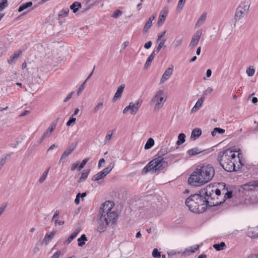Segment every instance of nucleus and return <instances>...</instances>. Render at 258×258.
I'll return each instance as SVG.
<instances>
[{"mask_svg": "<svg viewBox=\"0 0 258 258\" xmlns=\"http://www.w3.org/2000/svg\"><path fill=\"white\" fill-rule=\"evenodd\" d=\"M214 167L208 164L198 165L188 179V182L191 185L200 186L212 179L215 175Z\"/></svg>", "mask_w": 258, "mask_h": 258, "instance_id": "nucleus-1", "label": "nucleus"}, {"mask_svg": "<svg viewBox=\"0 0 258 258\" xmlns=\"http://www.w3.org/2000/svg\"><path fill=\"white\" fill-rule=\"evenodd\" d=\"M218 161L223 168L226 171L232 172L238 170L242 164L239 159L240 165H236L237 158L234 152L230 149H227L220 152L218 154Z\"/></svg>", "mask_w": 258, "mask_h": 258, "instance_id": "nucleus-2", "label": "nucleus"}, {"mask_svg": "<svg viewBox=\"0 0 258 258\" xmlns=\"http://www.w3.org/2000/svg\"><path fill=\"white\" fill-rule=\"evenodd\" d=\"M166 100V97L163 90H158L150 101V104H154V111H159L164 105Z\"/></svg>", "mask_w": 258, "mask_h": 258, "instance_id": "nucleus-3", "label": "nucleus"}, {"mask_svg": "<svg viewBox=\"0 0 258 258\" xmlns=\"http://www.w3.org/2000/svg\"><path fill=\"white\" fill-rule=\"evenodd\" d=\"M197 202L198 205H199V213L205 212L208 206H211L209 204V201H207L205 198L203 196H207V191L206 189H202L200 190L199 194H197Z\"/></svg>", "mask_w": 258, "mask_h": 258, "instance_id": "nucleus-4", "label": "nucleus"}, {"mask_svg": "<svg viewBox=\"0 0 258 258\" xmlns=\"http://www.w3.org/2000/svg\"><path fill=\"white\" fill-rule=\"evenodd\" d=\"M197 195L194 194L187 198L185 201L186 205L189 209L194 213H199V205L197 202Z\"/></svg>", "mask_w": 258, "mask_h": 258, "instance_id": "nucleus-5", "label": "nucleus"}, {"mask_svg": "<svg viewBox=\"0 0 258 258\" xmlns=\"http://www.w3.org/2000/svg\"><path fill=\"white\" fill-rule=\"evenodd\" d=\"M151 162H153L152 168H153L154 173L157 171H161L168 166L167 162L165 161L163 159H161V157H157L151 160Z\"/></svg>", "mask_w": 258, "mask_h": 258, "instance_id": "nucleus-6", "label": "nucleus"}, {"mask_svg": "<svg viewBox=\"0 0 258 258\" xmlns=\"http://www.w3.org/2000/svg\"><path fill=\"white\" fill-rule=\"evenodd\" d=\"M249 10V6L242 5L238 6L234 15V20L237 22L243 18V16L247 13Z\"/></svg>", "mask_w": 258, "mask_h": 258, "instance_id": "nucleus-7", "label": "nucleus"}, {"mask_svg": "<svg viewBox=\"0 0 258 258\" xmlns=\"http://www.w3.org/2000/svg\"><path fill=\"white\" fill-rule=\"evenodd\" d=\"M114 206V203L112 202L108 201L103 203L99 210V215H104L106 217V214L111 211Z\"/></svg>", "mask_w": 258, "mask_h": 258, "instance_id": "nucleus-8", "label": "nucleus"}, {"mask_svg": "<svg viewBox=\"0 0 258 258\" xmlns=\"http://www.w3.org/2000/svg\"><path fill=\"white\" fill-rule=\"evenodd\" d=\"M202 34V30H199L194 34L189 43V47L191 48H195L199 43L201 35Z\"/></svg>", "mask_w": 258, "mask_h": 258, "instance_id": "nucleus-9", "label": "nucleus"}, {"mask_svg": "<svg viewBox=\"0 0 258 258\" xmlns=\"http://www.w3.org/2000/svg\"><path fill=\"white\" fill-rule=\"evenodd\" d=\"M108 225H109V224L106 221V217H104V215H100L98 222V226L97 228V231L100 233L104 232L106 230V227Z\"/></svg>", "mask_w": 258, "mask_h": 258, "instance_id": "nucleus-10", "label": "nucleus"}, {"mask_svg": "<svg viewBox=\"0 0 258 258\" xmlns=\"http://www.w3.org/2000/svg\"><path fill=\"white\" fill-rule=\"evenodd\" d=\"M117 217L118 215L116 211H111L106 214V221L109 224H114L116 223Z\"/></svg>", "mask_w": 258, "mask_h": 258, "instance_id": "nucleus-11", "label": "nucleus"}, {"mask_svg": "<svg viewBox=\"0 0 258 258\" xmlns=\"http://www.w3.org/2000/svg\"><path fill=\"white\" fill-rule=\"evenodd\" d=\"M242 188L246 191H251L258 188V180H253L248 182V183L243 184Z\"/></svg>", "mask_w": 258, "mask_h": 258, "instance_id": "nucleus-12", "label": "nucleus"}, {"mask_svg": "<svg viewBox=\"0 0 258 258\" xmlns=\"http://www.w3.org/2000/svg\"><path fill=\"white\" fill-rule=\"evenodd\" d=\"M173 66L171 65L165 70L161 78L160 84L164 83L166 81L169 79L173 73Z\"/></svg>", "mask_w": 258, "mask_h": 258, "instance_id": "nucleus-13", "label": "nucleus"}, {"mask_svg": "<svg viewBox=\"0 0 258 258\" xmlns=\"http://www.w3.org/2000/svg\"><path fill=\"white\" fill-rule=\"evenodd\" d=\"M76 145L70 146L68 147L67 149L64 151L63 154L61 155L60 158L59 159V162H64L63 160L66 159L67 157H68L73 152V151L75 149Z\"/></svg>", "mask_w": 258, "mask_h": 258, "instance_id": "nucleus-14", "label": "nucleus"}, {"mask_svg": "<svg viewBox=\"0 0 258 258\" xmlns=\"http://www.w3.org/2000/svg\"><path fill=\"white\" fill-rule=\"evenodd\" d=\"M168 12V9L167 7H164L160 12L158 19V25H161L164 22Z\"/></svg>", "mask_w": 258, "mask_h": 258, "instance_id": "nucleus-15", "label": "nucleus"}, {"mask_svg": "<svg viewBox=\"0 0 258 258\" xmlns=\"http://www.w3.org/2000/svg\"><path fill=\"white\" fill-rule=\"evenodd\" d=\"M124 88H125L124 84H122L118 87V88L116 90V92H115V93L113 97V99H112L113 102H115L118 99H119L121 97L122 93L123 91Z\"/></svg>", "mask_w": 258, "mask_h": 258, "instance_id": "nucleus-16", "label": "nucleus"}, {"mask_svg": "<svg viewBox=\"0 0 258 258\" xmlns=\"http://www.w3.org/2000/svg\"><path fill=\"white\" fill-rule=\"evenodd\" d=\"M187 152L189 156H194L195 155L201 153H202L203 155H205L208 153V152L204 150H202L198 147H195L189 150Z\"/></svg>", "mask_w": 258, "mask_h": 258, "instance_id": "nucleus-17", "label": "nucleus"}, {"mask_svg": "<svg viewBox=\"0 0 258 258\" xmlns=\"http://www.w3.org/2000/svg\"><path fill=\"white\" fill-rule=\"evenodd\" d=\"M207 13L206 12H203L202 15L200 16V17L198 19L196 24V27H199L201 25H202L204 22H205L207 18Z\"/></svg>", "mask_w": 258, "mask_h": 258, "instance_id": "nucleus-18", "label": "nucleus"}, {"mask_svg": "<svg viewBox=\"0 0 258 258\" xmlns=\"http://www.w3.org/2000/svg\"><path fill=\"white\" fill-rule=\"evenodd\" d=\"M56 233V231H53L50 233H47L43 240V243L47 245L49 241L53 238Z\"/></svg>", "mask_w": 258, "mask_h": 258, "instance_id": "nucleus-19", "label": "nucleus"}, {"mask_svg": "<svg viewBox=\"0 0 258 258\" xmlns=\"http://www.w3.org/2000/svg\"><path fill=\"white\" fill-rule=\"evenodd\" d=\"M80 230H81L79 229H76V231L73 232L71 234V235L68 238V239H67L63 242V244L66 245L70 244L72 241V240L77 236L78 234L80 232Z\"/></svg>", "mask_w": 258, "mask_h": 258, "instance_id": "nucleus-20", "label": "nucleus"}, {"mask_svg": "<svg viewBox=\"0 0 258 258\" xmlns=\"http://www.w3.org/2000/svg\"><path fill=\"white\" fill-rule=\"evenodd\" d=\"M153 162H152L151 161L146 165V166L142 170V174H146L150 171H151L152 173H154L153 168H152L153 167Z\"/></svg>", "mask_w": 258, "mask_h": 258, "instance_id": "nucleus-21", "label": "nucleus"}, {"mask_svg": "<svg viewBox=\"0 0 258 258\" xmlns=\"http://www.w3.org/2000/svg\"><path fill=\"white\" fill-rule=\"evenodd\" d=\"M22 54V51L20 49L14 52V54L8 59L9 63H11L15 61Z\"/></svg>", "mask_w": 258, "mask_h": 258, "instance_id": "nucleus-22", "label": "nucleus"}, {"mask_svg": "<svg viewBox=\"0 0 258 258\" xmlns=\"http://www.w3.org/2000/svg\"><path fill=\"white\" fill-rule=\"evenodd\" d=\"M70 8L73 12L76 14L82 8V5L80 2H75L70 6Z\"/></svg>", "mask_w": 258, "mask_h": 258, "instance_id": "nucleus-23", "label": "nucleus"}, {"mask_svg": "<svg viewBox=\"0 0 258 258\" xmlns=\"http://www.w3.org/2000/svg\"><path fill=\"white\" fill-rule=\"evenodd\" d=\"M199 248V245L197 244L194 246L190 247V249L186 248L182 253V255L184 256H187L190 254V253H194L196 250H198Z\"/></svg>", "mask_w": 258, "mask_h": 258, "instance_id": "nucleus-24", "label": "nucleus"}, {"mask_svg": "<svg viewBox=\"0 0 258 258\" xmlns=\"http://www.w3.org/2000/svg\"><path fill=\"white\" fill-rule=\"evenodd\" d=\"M204 97H201L198 99L197 102H196L195 106L193 107V108L191 109V111L194 112L196 111L197 110L199 109L200 107L202 106V105L204 102Z\"/></svg>", "mask_w": 258, "mask_h": 258, "instance_id": "nucleus-25", "label": "nucleus"}, {"mask_svg": "<svg viewBox=\"0 0 258 258\" xmlns=\"http://www.w3.org/2000/svg\"><path fill=\"white\" fill-rule=\"evenodd\" d=\"M90 171V169L84 170L81 173V176L79 178L78 182H84L87 178L88 174Z\"/></svg>", "mask_w": 258, "mask_h": 258, "instance_id": "nucleus-26", "label": "nucleus"}, {"mask_svg": "<svg viewBox=\"0 0 258 258\" xmlns=\"http://www.w3.org/2000/svg\"><path fill=\"white\" fill-rule=\"evenodd\" d=\"M202 134V130L199 128H194L191 133V138H194L196 139L197 138H199Z\"/></svg>", "mask_w": 258, "mask_h": 258, "instance_id": "nucleus-27", "label": "nucleus"}, {"mask_svg": "<svg viewBox=\"0 0 258 258\" xmlns=\"http://www.w3.org/2000/svg\"><path fill=\"white\" fill-rule=\"evenodd\" d=\"M156 54L157 53H156V51H153L151 53L145 63V68H148L151 64Z\"/></svg>", "mask_w": 258, "mask_h": 258, "instance_id": "nucleus-28", "label": "nucleus"}, {"mask_svg": "<svg viewBox=\"0 0 258 258\" xmlns=\"http://www.w3.org/2000/svg\"><path fill=\"white\" fill-rule=\"evenodd\" d=\"M213 247L217 251L223 250L226 248V245L224 242H221L220 243L214 244Z\"/></svg>", "mask_w": 258, "mask_h": 258, "instance_id": "nucleus-29", "label": "nucleus"}, {"mask_svg": "<svg viewBox=\"0 0 258 258\" xmlns=\"http://www.w3.org/2000/svg\"><path fill=\"white\" fill-rule=\"evenodd\" d=\"M105 176H106L105 174H104L103 171H101L96 174L94 175L92 177V180L93 181H97L103 178Z\"/></svg>", "mask_w": 258, "mask_h": 258, "instance_id": "nucleus-30", "label": "nucleus"}, {"mask_svg": "<svg viewBox=\"0 0 258 258\" xmlns=\"http://www.w3.org/2000/svg\"><path fill=\"white\" fill-rule=\"evenodd\" d=\"M114 165L115 163L114 162L110 163L107 167L102 170V171H103L106 176L112 170L114 166Z\"/></svg>", "mask_w": 258, "mask_h": 258, "instance_id": "nucleus-31", "label": "nucleus"}, {"mask_svg": "<svg viewBox=\"0 0 258 258\" xmlns=\"http://www.w3.org/2000/svg\"><path fill=\"white\" fill-rule=\"evenodd\" d=\"M87 241V238L85 234H82L80 238L78 239V246H83L85 245V241Z\"/></svg>", "mask_w": 258, "mask_h": 258, "instance_id": "nucleus-32", "label": "nucleus"}, {"mask_svg": "<svg viewBox=\"0 0 258 258\" xmlns=\"http://www.w3.org/2000/svg\"><path fill=\"white\" fill-rule=\"evenodd\" d=\"M33 3L32 2H29L26 3L25 4H22L21 6H20L18 9V12H21L24 10L27 9L29 7H30L32 6Z\"/></svg>", "mask_w": 258, "mask_h": 258, "instance_id": "nucleus-33", "label": "nucleus"}, {"mask_svg": "<svg viewBox=\"0 0 258 258\" xmlns=\"http://www.w3.org/2000/svg\"><path fill=\"white\" fill-rule=\"evenodd\" d=\"M69 12H70V10L68 8H67L64 9H62L59 12L58 15V17H59V18L66 17L68 16Z\"/></svg>", "mask_w": 258, "mask_h": 258, "instance_id": "nucleus-34", "label": "nucleus"}, {"mask_svg": "<svg viewBox=\"0 0 258 258\" xmlns=\"http://www.w3.org/2000/svg\"><path fill=\"white\" fill-rule=\"evenodd\" d=\"M225 132V130L220 127H215L213 131L211 132V135L213 137H215L217 133L219 134H223Z\"/></svg>", "mask_w": 258, "mask_h": 258, "instance_id": "nucleus-35", "label": "nucleus"}, {"mask_svg": "<svg viewBox=\"0 0 258 258\" xmlns=\"http://www.w3.org/2000/svg\"><path fill=\"white\" fill-rule=\"evenodd\" d=\"M154 145V140L150 138H149L148 141H147L145 145V149L147 150L151 148L152 147H153Z\"/></svg>", "mask_w": 258, "mask_h": 258, "instance_id": "nucleus-36", "label": "nucleus"}, {"mask_svg": "<svg viewBox=\"0 0 258 258\" xmlns=\"http://www.w3.org/2000/svg\"><path fill=\"white\" fill-rule=\"evenodd\" d=\"M185 135L183 133H180L178 136V141L176 142L177 145H180L185 142Z\"/></svg>", "mask_w": 258, "mask_h": 258, "instance_id": "nucleus-37", "label": "nucleus"}, {"mask_svg": "<svg viewBox=\"0 0 258 258\" xmlns=\"http://www.w3.org/2000/svg\"><path fill=\"white\" fill-rule=\"evenodd\" d=\"M168 152V151L167 148H162L158 152L157 156L158 157H161V158H163L167 154Z\"/></svg>", "mask_w": 258, "mask_h": 258, "instance_id": "nucleus-38", "label": "nucleus"}, {"mask_svg": "<svg viewBox=\"0 0 258 258\" xmlns=\"http://www.w3.org/2000/svg\"><path fill=\"white\" fill-rule=\"evenodd\" d=\"M166 42V39H162L159 44H158V46L156 48V50H154V51H156V53H158L161 50V49L163 47H166V45H165V43Z\"/></svg>", "mask_w": 258, "mask_h": 258, "instance_id": "nucleus-39", "label": "nucleus"}, {"mask_svg": "<svg viewBox=\"0 0 258 258\" xmlns=\"http://www.w3.org/2000/svg\"><path fill=\"white\" fill-rule=\"evenodd\" d=\"M175 157V156L172 154H167L165 156H164L162 159L165 161L167 162V163L168 164L169 162H171Z\"/></svg>", "mask_w": 258, "mask_h": 258, "instance_id": "nucleus-40", "label": "nucleus"}, {"mask_svg": "<svg viewBox=\"0 0 258 258\" xmlns=\"http://www.w3.org/2000/svg\"><path fill=\"white\" fill-rule=\"evenodd\" d=\"M49 169H50V167L43 173L42 176L40 177V178L39 179V182L40 183H43L44 181V180L46 179Z\"/></svg>", "mask_w": 258, "mask_h": 258, "instance_id": "nucleus-41", "label": "nucleus"}, {"mask_svg": "<svg viewBox=\"0 0 258 258\" xmlns=\"http://www.w3.org/2000/svg\"><path fill=\"white\" fill-rule=\"evenodd\" d=\"M246 235L251 238L258 237V233L253 230L248 231L246 233Z\"/></svg>", "mask_w": 258, "mask_h": 258, "instance_id": "nucleus-42", "label": "nucleus"}, {"mask_svg": "<svg viewBox=\"0 0 258 258\" xmlns=\"http://www.w3.org/2000/svg\"><path fill=\"white\" fill-rule=\"evenodd\" d=\"M130 110H131V113L132 114H135L138 110V108L135 106V105H134V103L131 102L130 103Z\"/></svg>", "mask_w": 258, "mask_h": 258, "instance_id": "nucleus-43", "label": "nucleus"}, {"mask_svg": "<svg viewBox=\"0 0 258 258\" xmlns=\"http://www.w3.org/2000/svg\"><path fill=\"white\" fill-rule=\"evenodd\" d=\"M113 130L112 131H109L107 133V135L105 138V140H104V142L105 143H107V142H108L112 138V136L113 135Z\"/></svg>", "mask_w": 258, "mask_h": 258, "instance_id": "nucleus-44", "label": "nucleus"}, {"mask_svg": "<svg viewBox=\"0 0 258 258\" xmlns=\"http://www.w3.org/2000/svg\"><path fill=\"white\" fill-rule=\"evenodd\" d=\"M103 107V102H99L94 107V108L93 109V112L96 113V112H98L99 110L101 109Z\"/></svg>", "mask_w": 258, "mask_h": 258, "instance_id": "nucleus-45", "label": "nucleus"}, {"mask_svg": "<svg viewBox=\"0 0 258 258\" xmlns=\"http://www.w3.org/2000/svg\"><path fill=\"white\" fill-rule=\"evenodd\" d=\"M203 189H207V196H204L203 197L204 198H205V199L207 200V201H209V200L210 199V198H211L212 199V198L211 197H212V192H211V191L210 190V187H206L205 188H204Z\"/></svg>", "mask_w": 258, "mask_h": 258, "instance_id": "nucleus-46", "label": "nucleus"}, {"mask_svg": "<svg viewBox=\"0 0 258 258\" xmlns=\"http://www.w3.org/2000/svg\"><path fill=\"white\" fill-rule=\"evenodd\" d=\"M246 73L248 76L251 77L254 75L255 70L253 68L249 67L246 69Z\"/></svg>", "mask_w": 258, "mask_h": 258, "instance_id": "nucleus-47", "label": "nucleus"}, {"mask_svg": "<svg viewBox=\"0 0 258 258\" xmlns=\"http://www.w3.org/2000/svg\"><path fill=\"white\" fill-rule=\"evenodd\" d=\"M122 14V11H121L119 10H116V11H115L114 12V13L112 15L111 17L114 18H117L120 16H121Z\"/></svg>", "mask_w": 258, "mask_h": 258, "instance_id": "nucleus-48", "label": "nucleus"}, {"mask_svg": "<svg viewBox=\"0 0 258 258\" xmlns=\"http://www.w3.org/2000/svg\"><path fill=\"white\" fill-rule=\"evenodd\" d=\"M185 0H179L178 5L177 7V11H180L183 8L184 3H185Z\"/></svg>", "mask_w": 258, "mask_h": 258, "instance_id": "nucleus-49", "label": "nucleus"}, {"mask_svg": "<svg viewBox=\"0 0 258 258\" xmlns=\"http://www.w3.org/2000/svg\"><path fill=\"white\" fill-rule=\"evenodd\" d=\"M88 161V158H85L84 159H83L82 163L79 166L78 170L80 171L82 169H83Z\"/></svg>", "mask_w": 258, "mask_h": 258, "instance_id": "nucleus-50", "label": "nucleus"}, {"mask_svg": "<svg viewBox=\"0 0 258 258\" xmlns=\"http://www.w3.org/2000/svg\"><path fill=\"white\" fill-rule=\"evenodd\" d=\"M7 6V0H2L0 3V11L3 10Z\"/></svg>", "mask_w": 258, "mask_h": 258, "instance_id": "nucleus-51", "label": "nucleus"}, {"mask_svg": "<svg viewBox=\"0 0 258 258\" xmlns=\"http://www.w3.org/2000/svg\"><path fill=\"white\" fill-rule=\"evenodd\" d=\"M152 256L154 257H159L161 256V253L158 250L157 248H154L152 252Z\"/></svg>", "mask_w": 258, "mask_h": 258, "instance_id": "nucleus-52", "label": "nucleus"}, {"mask_svg": "<svg viewBox=\"0 0 258 258\" xmlns=\"http://www.w3.org/2000/svg\"><path fill=\"white\" fill-rule=\"evenodd\" d=\"M151 26H152V24H150V23L146 22V23H145V26L144 27V28H143V32L144 33L147 32V31L150 28Z\"/></svg>", "mask_w": 258, "mask_h": 258, "instance_id": "nucleus-53", "label": "nucleus"}, {"mask_svg": "<svg viewBox=\"0 0 258 258\" xmlns=\"http://www.w3.org/2000/svg\"><path fill=\"white\" fill-rule=\"evenodd\" d=\"M86 82V80H85V82L82 84H81V86L79 87L77 93L78 95H79L82 92V91L84 90Z\"/></svg>", "mask_w": 258, "mask_h": 258, "instance_id": "nucleus-54", "label": "nucleus"}, {"mask_svg": "<svg viewBox=\"0 0 258 258\" xmlns=\"http://www.w3.org/2000/svg\"><path fill=\"white\" fill-rule=\"evenodd\" d=\"M55 127V125H53L51 126H50L47 130V131L45 132V133H47V135L49 136L51 135V133L54 131Z\"/></svg>", "mask_w": 258, "mask_h": 258, "instance_id": "nucleus-55", "label": "nucleus"}, {"mask_svg": "<svg viewBox=\"0 0 258 258\" xmlns=\"http://www.w3.org/2000/svg\"><path fill=\"white\" fill-rule=\"evenodd\" d=\"M76 120V118L73 117V116L70 117L68 121L67 122V125L68 126H70L73 123H75Z\"/></svg>", "mask_w": 258, "mask_h": 258, "instance_id": "nucleus-56", "label": "nucleus"}, {"mask_svg": "<svg viewBox=\"0 0 258 258\" xmlns=\"http://www.w3.org/2000/svg\"><path fill=\"white\" fill-rule=\"evenodd\" d=\"M182 42V40L181 39L175 40L174 41V47L175 48L177 47L178 46H179V45H180L181 44Z\"/></svg>", "mask_w": 258, "mask_h": 258, "instance_id": "nucleus-57", "label": "nucleus"}, {"mask_svg": "<svg viewBox=\"0 0 258 258\" xmlns=\"http://www.w3.org/2000/svg\"><path fill=\"white\" fill-rule=\"evenodd\" d=\"M6 159H7L6 155L3 156L2 157V158H1V160H0V164H1V166H3L5 164Z\"/></svg>", "mask_w": 258, "mask_h": 258, "instance_id": "nucleus-58", "label": "nucleus"}, {"mask_svg": "<svg viewBox=\"0 0 258 258\" xmlns=\"http://www.w3.org/2000/svg\"><path fill=\"white\" fill-rule=\"evenodd\" d=\"M80 195H81V193H78L77 196H76V198L75 200V203L76 204V205H78L79 203H80Z\"/></svg>", "mask_w": 258, "mask_h": 258, "instance_id": "nucleus-59", "label": "nucleus"}, {"mask_svg": "<svg viewBox=\"0 0 258 258\" xmlns=\"http://www.w3.org/2000/svg\"><path fill=\"white\" fill-rule=\"evenodd\" d=\"M61 254V251L60 250H57V251H56L54 254L53 255H52V256L51 257V258H59L60 255Z\"/></svg>", "mask_w": 258, "mask_h": 258, "instance_id": "nucleus-60", "label": "nucleus"}, {"mask_svg": "<svg viewBox=\"0 0 258 258\" xmlns=\"http://www.w3.org/2000/svg\"><path fill=\"white\" fill-rule=\"evenodd\" d=\"M166 31H164V32H163L161 34H159L158 35V38L157 39V41L158 42V41L159 40H162V38L164 37V36L165 35V33H166Z\"/></svg>", "mask_w": 258, "mask_h": 258, "instance_id": "nucleus-61", "label": "nucleus"}, {"mask_svg": "<svg viewBox=\"0 0 258 258\" xmlns=\"http://www.w3.org/2000/svg\"><path fill=\"white\" fill-rule=\"evenodd\" d=\"M73 94H74V92H71V93H70L67 95V96L66 97V98L64 99L63 101L64 102H67L69 100H70L72 98Z\"/></svg>", "mask_w": 258, "mask_h": 258, "instance_id": "nucleus-62", "label": "nucleus"}, {"mask_svg": "<svg viewBox=\"0 0 258 258\" xmlns=\"http://www.w3.org/2000/svg\"><path fill=\"white\" fill-rule=\"evenodd\" d=\"M152 44V41H149L145 44L144 47H145V48L147 49H149L151 47Z\"/></svg>", "mask_w": 258, "mask_h": 258, "instance_id": "nucleus-63", "label": "nucleus"}, {"mask_svg": "<svg viewBox=\"0 0 258 258\" xmlns=\"http://www.w3.org/2000/svg\"><path fill=\"white\" fill-rule=\"evenodd\" d=\"M246 258H258V253H251Z\"/></svg>", "mask_w": 258, "mask_h": 258, "instance_id": "nucleus-64", "label": "nucleus"}]
</instances>
